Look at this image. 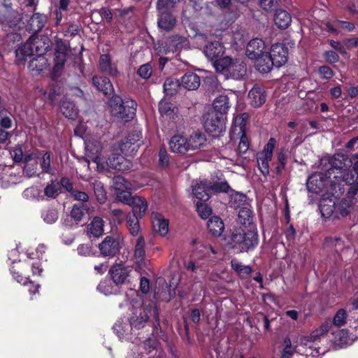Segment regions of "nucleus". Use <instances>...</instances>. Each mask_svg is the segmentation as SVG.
Masks as SVG:
<instances>
[{
	"mask_svg": "<svg viewBox=\"0 0 358 358\" xmlns=\"http://www.w3.org/2000/svg\"><path fill=\"white\" fill-rule=\"evenodd\" d=\"M347 160L348 158L341 154L329 157L326 171L331 182L328 192L334 198H340L345 191V186L348 187L346 196L339 205L342 216L348 215V209L354 205L355 196L358 193V175L348 169Z\"/></svg>",
	"mask_w": 358,
	"mask_h": 358,
	"instance_id": "nucleus-1",
	"label": "nucleus"
},
{
	"mask_svg": "<svg viewBox=\"0 0 358 358\" xmlns=\"http://www.w3.org/2000/svg\"><path fill=\"white\" fill-rule=\"evenodd\" d=\"M259 243L256 229H236L231 234L229 244L236 252L241 253L254 250Z\"/></svg>",
	"mask_w": 358,
	"mask_h": 358,
	"instance_id": "nucleus-2",
	"label": "nucleus"
},
{
	"mask_svg": "<svg viewBox=\"0 0 358 358\" xmlns=\"http://www.w3.org/2000/svg\"><path fill=\"white\" fill-rule=\"evenodd\" d=\"M288 50L282 43L273 44L270 52L266 55L265 60L260 59L257 65V71L262 73L270 72L273 66L279 68L287 62Z\"/></svg>",
	"mask_w": 358,
	"mask_h": 358,
	"instance_id": "nucleus-3",
	"label": "nucleus"
},
{
	"mask_svg": "<svg viewBox=\"0 0 358 358\" xmlns=\"http://www.w3.org/2000/svg\"><path fill=\"white\" fill-rule=\"evenodd\" d=\"M213 66L217 72L224 75L227 78L239 80L246 74V64L240 59L233 60L229 57H224L216 59Z\"/></svg>",
	"mask_w": 358,
	"mask_h": 358,
	"instance_id": "nucleus-4",
	"label": "nucleus"
},
{
	"mask_svg": "<svg viewBox=\"0 0 358 358\" xmlns=\"http://www.w3.org/2000/svg\"><path fill=\"white\" fill-rule=\"evenodd\" d=\"M111 113L117 117L128 122L136 115V103L134 100H124L113 96L109 102Z\"/></svg>",
	"mask_w": 358,
	"mask_h": 358,
	"instance_id": "nucleus-5",
	"label": "nucleus"
},
{
	"mask_svg": "<svg viewBox=\"0 0 358 358\" xmlns=\"http://www.w3.org/2000/svg\"><path fill=\"white\" fill-rule=\"evenodd\" d=\"M230 187L227 182H216L212 184L208 180L196 182L192 185V193L201 201H206L213 192H228Z\"/></svg>",
	"mask_w": 358,
	"mask_h": 358,
	"instance_id": "nucleus-6",
	"label": "nucleus"
},
{
	"mask_svg": "<svg viewBox=\"0 0 358 358\" xmlns=\"http://www.w3.org/2000/svg\"><path fill=\"white\" fill-rule=\"evenodd\" d=\"M330 181L327 176V172L315 173L310 176L306 182V187L308 192L314 194H319L322 191H325L329 197H334L328 189L330 186Z\"/></svg>",
	"mask_w": 358,
	"mask_h": 358,
	"instance_id": "nucleus-7",
	"label": "nucleus"
},
{
	"mask_svg": "<svg viewBox=\"0 0 358 358\" xmlns=\"http://www.w3.org/2000/svg\"><path fill=\"white\" fill-rule=\"evenodd\" d=\"M203 127L213 136H218L225 129L224 121L220 115L210 111L203 116Z\"/></svg>",
	"mask_w": 358,
	"mask_h": 358,
	"instance_id": "nucleus-8",
	"label": "nucleus"
},
{
	"mask_svg": "<svg viewBox=\"0 0 358 358\" xmlns=\"http://www.w3.org/2000/svg\"><path fill=\"white\" fill-rule=\"evenodd\" d=\"M268 50V48L265 42L261 38H256L251 40L248 43L246 55L250 59H254L256 61L255 66L257 69V65L259 63V60H265Z\"/></svg>",
	"mask_w": 358,
	"mask_h": 358,
	"instance_id": "nucleus-9",
	"label": "nucleus"
},
{
	"mask_svg": "<svg viewBox=\"0 0 358 358\" xmlns=\"http://www.w3.org/2000/svg\"><path fill=\"white\" fill-rule=\"evenodd\" d=\"M141 138V131L135 130L130 133L120 146L121 152L127 155H132L140 147Z\"/></svg>",
	"mask_w": 358,
	"mask_h": 358,
	"instance_id": "nucleus-10",
	"label": "nucleus"
},
{
	"mask_svg": "<svg viewBox=\"0 0 358 358\" xmlns=\"http://www.w3.org/2000/svg\"><path fill=\"white\" fill-rule=\"evenodd\" d=\"M99 249L103 257H115L119 253L120 249L119 238L117 236H107L103 241L99 243Z\"/></svg>",
	"mask_w": 358,
	"mask_h": 358,
	"instance_id": "nucleus-11",
	"label": "nucleus"
},
{
	"mask_svg": "<svg viewBox=\"0 0 358 358\" xmlns=\"http://www.w3.org/2000/svg\"><path fill=\"white\" fill-rule=\"evenodd\" d=\"M132 306L133 307L135 306L136 308L129 319V323L133 328L141 329L145 326L149 316L146 309L141 307V303L140 301L136 300Z\"/></svg>",
	"mask_w": 358,
	"mask_h": 358,
	"instance_id": "nucleus-12",
	"label": "nucleus"
},
{
	"mask_svg": "<svg viewBox=\"0 0 358 358\" xmlns=\"http://www.w3.org/2000/svg\"><path fill=\"white\" fill-rule=\"evenodd\" d=\"M170 149L173 152L185 154L189 151L187 138L176 134L173 136L169 141Z\"/></svg>",
	"mask_w": 358,
	"mask_h": 358,
	"instance_id": "nucleus-13",
	"label": "nucleus"
},
{
	"mask_svg": "<svg viewBox=\"0 0 358 358\" xmlns=\"http://www.w3.org/2000/svg\"><path fill=\"white\" fill-rule=\"evenodd\" d=\"M100 71L110 76H117L119 74L116 64L112 62L110 56L108 54L101 55L99 61Z\"/></svg>",
	"mask_w": 358,
	"mask_h": 358,
	"instance_id": "nucleus-14",
	"label": "nucleus"
},
{
	"mask_svg": "<svg viewBox=\"0 0 358 358\" xmlns=\"http://www.w3.org/2000/svg\"><path fill=\"white\" fill-rule=\"evenodd\" d=\"M129 269L121 264L113 265L109 270L113 281L116 284H122L129 275Z\"/></svg>",
	"mask_w": 358,
	"mask_h": 358,
	"instance_id": "nucleus-15",
	"label": "nucleus"
},
{
	"mask_svg": "<svg viewBox=\"0 0 358 358\" xmlns=\"http://www.w3.org/2000/svg\"><path fill=\"white\" fill-rule=\"evenodd\" d=\"M188 44L187 38L178 35L173 36L166 43V53L179 51L185 48Z\"/></svg>",
	"mask_w": 358,
	"mask_h": 358,
	"instance_id": "nucleus-16",
	"label": "nucleus"
},
{
	"mask_svg": "<svg viewBox=\"0 0 358 358\" xmlns=\"http://www.w3.org/2000/svg\"><path fill=\"white\" fill-rule=\"evenodd\" d=\"M250 103L254 107L261 106L266 99L264 89L258 85L254 86L248 93Z\"/></svg>",
	"mask_w": 358,
	"mask_h": 358,
	"instance_id": "nucleus-17",
	"label": "nucleus"
},
{
	"mask_svg": "<svg viewBox=\"0 0 358 358\" xmlns=\"http://www.w3.org/2000/svg\"><path fill=\"white\" fill-rule=\"evenodd\" d=\"M107 165L117 171H126L131 168V162L122 155L113 154L107 160Z\"/></svg>",
	"mask_w": 358,
	"mask_h": 358,
	"instance_id": "nucleus-18",
	"label": "nucleus"
},
{
	"mask_svg": "<svg viewBox=\"0 0 358 358\" xmlns=\"http://www.w3.org/2000/svg\"><path fill=\"white\" fill-rule=\"evenodd\" d=\"M224 52V48L222 43L219 41L208 43L203 49V53L210 60L217 59Z\"/></svg>",
	"mask_w": 358,
	"mask_h": 358,
	"instance_id": "nucleus-19",
	"label": "nucleus"
},
{
	"mask_svg": "<svg viewBox=\"0 0 358 358\" xmlns=\"http://www.w3.org/2000/svg\"><path fill=\"white\" fill-rule=\"evenodd\" d=\"M145 241L142 236H139L136 240L133 256V259L139 268L145 264Z\"/></svg>",
	"mask_w": 358,
	"mask_h": 358,
	"instance_id": "nucleus-20",
	"label": "nucleus"
},
{
	"mask_svg": "<svg viewBox=\"0 0 358 358\" xmlns=\"http://www.w3.org/2000/svg\"><path fill=\"white\" fill-rule=\"evenodd\" d=\"M49 66L48 59L44 56H36L31 59L28 68L33 76H37Z\"/></svg>",
	"mask_w": 358,
	"mask_h": 358,
	"instance_id": "nucleus-21",
	"label": "nucleus"
},
{
	"mask_svg": "<svg viewBox=\"0 0 358 358\" xmlns=\"http://www.w3.org/2000/svg\"><path fill=\"white\" fill-rule=\"evenodd\" d=\"M31 40V45L37 56H43L50 48L51 43L48 38H38L34 36L29 38Z\"/></svg>",
	"mask_w": 358,
	"mask_h": 358,
	"instance_id": "nucleus-22",
	"label": "nucleus"
},
{
	"mask_svg": "<svg viewBox=\"0 0 358 358\" xmlns=\"http://www.w3.org/2000/svg\"><path fill=\"white\" fill-rule=\"evenodd\" d=\"M85 148L87 152L91 154L92 161L98 166L101 162V151L102 150V144L99 141L92 140L85 142Z\"/></svg>",
	"mask_w": 358,
	"mask_h": 358,
	"instance_id": "nucleus-23",
	"label": "nucleus"
},
{
	"mask_svg": "<svg viewBox=\"0 0 358 358\" xmlns=\"http://www.w3.org/2000/svg\"><path fill=\"white\" fill-rule=\"evenodd\" d=\"M152 218L154 231L162 236L166 235L169 232L168 220L159 213H153Z\"/></svg>",
	"mask_w": 358,
	"mask_h": 358,
	"instance_id": "nucleus-24",
	"label": "nucleus"
},
{
	"mask_svg": "<svg viewBox=\"0 0 358 358\" xmlns=\"http://www.w3.org/2000/svg\"><path fill=\"white\" fill-rule=\"evenodd\" d=\"M176 24V19L171 13H159L157 24L159 29L170 31Z\"/></svg>",
	"mask_w": 358,
	"mask_h": 358,
	"instance_id": "nucleus-25",
	"label": "nucleus"
},
{
	"mask_svg": "<svg viewBox=\"0 0 358 358\" xmlns=\"http://www.w3.org/2000/svg\"><path fill=\"white\" fill-rule=\"evenodd\" d=\"M104 222L99 217H95L87 227V234L90 237L99 238L104 231Z\"/></svg>",
	"mask_w": 358,
	"mask_h": 358,
	"instance_id": "nucleus-26",
	"label": "nucleus"
},
{
	"mask_svg": "<svg viewBox=\"0 0 358 358\" xmlns=\"http://www.w3.org/2000/svg\"><path fill=\"white\" fill-rule=\"evenodd\" d=\"M92 82L94 87L105 95L110 94L113 92V85L108 78L94 76L92 78Z\"/></svg>",
	"mask_w": 358,
	"mask_h": 358,
	"instance_id": "nucleus-27",
	"label": "nucleus"
},
{
	"mask_svg": "<svg viewBox=\"0 0 358 358\" xmlns=\"http://www.w3.org/2000/svg\"><path fill=\"white\" fill-rule=\"evenodd\" d=\"M200 83V77L192 72L187 73L181 78V85L188 90H196Z\"/></svg>",
	"mask_w": 358,
	"mask_h": 358,
	"instance_id": "nucleus-28",
	"label": "nucleus"
},
{
	"mask_svg": "<svg viewBox=\"0 0 358 358\" xmlns=\"http://www.w3.org/2000/svg\"><path fill=\"white\" fill-rule=\"evenodd\" d=\"M131 324L124 322L123 320H117L113 326V329L120 340L125 339L129 341L131 339L130 334L132 329Z\"/></svg>",
	"mask_w": 358,
	"mask_h": 358,
	"instance_id": "nucleus-29",
	"label": "nucleus"
},
{
	"mask_svg": "<svg viewBox=\"0 0 358 358\" xmlns=\"http://www.w3.org/2000/svg\"><path fill=\"white\" fill-rule=\"evenodd\" d=\"M60 110L65 117L71 120H75L78 114V110L75 104L67 99H62Z\"/></svg>",
	"mask_w": 358,
	"mask_h": 358,
	"instance_id": "nucleus-30",
	"label": "nucleus"
},
{
	"mask_svg": "<svg viewBox=\"0 0 358 358\" xmlns=\"http://www.w3.org/2000/svg\"><path fill=\"white\" fill-rule=\"evenodd\" d=\"M231 266L236 274L242 278H248L252 271L251 266L243 264L237 259H231Z\"/></svg>",
	"mask_w": 358,
	"mask_h": 358,
	"instance_id": "nucleus-31",
	"label": "nucleus"
},
{
	"mask_svg": "<svg viewBox=\"0 0 358 358\" xmlns=\"http://www.w3.org/2000/svg\"><path fill=\"white\" fill-rule=\"evenodd\" d=\"M229 107V98L227 95L220 94L213 101V112L220 113L221 116L227 113Z\"/></svg>",
	"mask_w": 358,
	"mask_h": 358,
	"instance_id": "nucleus-32",
	"label": "nucleus"
},
{
	"mask_svg": "<svg viewBox=\"0 0 358 358\" xmlns=\"http://www.w3.org/2000/svg\"><path fill=\"white\" fill-rule=\"evenodd\" d=\"M34 52V50L31 45V40L29 38L23 45L16 49V59L18 62H22L25 60L27 57L32 55Z\"/></svg>",
	"mask_w": 358,
	"mask_h": 358,
	"instance_id": "nucleus-33",
	"label": "nucleus"
},
{
	"mask_svg": "<svg viewBox=\"0 0 358 358\" xmlns=\"http://www.w3.org/2000/svg\"><path fill=\"white\" fill-rule=\"evenodd\" d=\"M47 22V17L44 14L34 13L29 20L30 29L35 33L40 31Z\"/></svg>",
	"mask_w": 358,
	"mask_h": 358,
	"instance_id": "nucleus-34",
	"label": "nucleus"
},
{
	"mask_svg": "<svg viewBox=\"0 0 358 358\" xmlns=\"http://www.w3.org/2000/svg\"><path fill=\"white\" fill-rule=\"evenodd\" d=\"M206 138L204 134L195 132L187 138L189 151L200 149L206 143Z\"/></svg>",
	"mask_w": 358,
	"mask_h": 358,
	"instance_id": "nucleus-35",
	"label": "nucleus"
},
{
	"mask_svg": "<svg viewBox=\"0 0 358 358\" xmlns=\"http://www.w3.org/2000/svg\"><path fill=\"white\" fill-rule=\"evenodd\" d=\"M207 226L209 231L215 236H220L224 229L222 220L217 216L211 217Z\"/></svg>",
	"mask_w": 358,
	"mask_h": 358,
	"instance_id": "nucleus-36",
	"label": "nucleus"
},
{
	"mask_svg": "<svg viewBox=\"0 0 358 358\" xmlns=\"http://www.w3.org/2000/svg\"><path fill=\"white\" fill-rule=\"evenodd\" d=\"M130 206L132 208V215L139 217L143 216L147 210L148 204L146 200L141 196H135L134 201Z\"/></svg>",
	"mask_w": 358,
	"mask_h": 358,
	"instance_id": "nucleus-37",
	"label": "nucleus"
},
{
	"mask_svg": "<svg viewBox=\"0 0 358 358\" xmlns=\"http://www.w3.org/2000/svg\"><path fill=\"white\" fill-rule=\"evenodd\" d=\"M275 24L281 29L287 28L292 22L289 13L284 10H277L274 16Z\"/></svg>",
	"mask_w": 358,
	"mask_h": 358,
	"instance_id": "nucleus-38",
	"label": "nucleus"
},
{
	"mask_svg": "<svg viewBox=\"0 0 358 358\" xmlns=\"http://www.w3.org/2000/svg\"><path fill=\"white\" fill-rule=\"evenodd\" d=\"M333 338L332 341L334 344L340 348H343L348 345L351 344V341L349 338L348 334L345 329H339L332 333Z\"/></svg>",
	"mask_w": 358,
	"mask_h": 358,
	"instance_id": "nucleus-39",
	"label": "nucleus"
},
{
	"mask_svg": "<svg viewBox=\"0 0 358 358\" xmlns=\"http://www.w3.org/2000/svg\"><path fill=\"white\" fill-rule=\"evenodd\" d=\"M113 186L120 192L131 191L136 189L130 182L121 176H116L113 178Z\"/></svg>",
	"mask_w": 358,
	"mask_h": 358,
	"instance_id": "nucleus-40",
	"label": "nucleus"
},
{
	"mask_svg": "<svg viewBox=\"0 0 358 358\" xmlns=\"http://www.w3.org/2000/svg\"><path fill=\"white\" fill-rule=\"evenodd\" d=\"M26 164L24 167L23 172L29 178L39 176L40 173L38 171L37 164L38 162L32 158V155L26 157Z\"/></svg>",
	"mask_w": 358,
	"mask_h": 358,
	"instance_id": "nucleus-41",
	"label": "nucleus"
},
{
	"mask_svg": "<svg viewBox=\"0 0 358 358\" xmlns=\"http://www.w3.org/2000/svg\"><path fill=\"white\" fill-rule=\"evenodd\" d=\"M159 110L162 115H166L170 119H173L178 109L172 103H168L165 100H162L159 103Z\"/></svg>",
	"mask_w": 358,
	"mask_h": 358,
	"instance_id": "nucleus-42",
	"label": "nucleus"
},
{
	"mask_svg": "<svg viewBox=\"0 0 358 358\" xmlns=\"http://www.w3.org/2000/svg\"><path fill=\"white\" fill-rule=\"evenodd\" d=\"M334 199V197H333ZM338 198H335L337 199ZM335 203L336 202L331 199H324L320 205V210L322 214V216L326 218L330 217L335 209Z\"/></svg>",
	"mask_w": 358,
	"mask_h": 358,
	"instance_id": "nucleus-43",
	"label": "nucleus"
},
{
	"mask_svg": "<svg viewBox=\"0 0 358 358\" xmlns=\"http://www.w3.org/2000/svg\"><path fill=\"white\" fill-rule=\"evenodd\" d=\"M271 159L272 157L259 152L257 155L258 168L264 176H267L269 173V162Z\"/></svg>",
	"mask_w": 358,
	"mask_h": 358,
	"instance_id": "nucleus-44",
	"label": "nucleus"
},
{
	"mask_svg": "<svg viewBox=\"0 0 358 358\" xmlns=\"http://www.w3.org/2000/svg\"><path fill=\"white\" fill-rule=\"evenodd\" d=\"M89 209L86 204H75L71 211V216L75 221L80 222L83 216L88 213Z\"/></svg>",
	"mask_w": 358,
	"mask_h": 358,
	"instance_id": "nucleus-45",
	"label": "nucleus"
},
{
	"mask_svg": "<svg viewBox=\"0 0 358 358\" xmlns=\"http://www.w3.org/2000/svg\"><path fill=\"white\" fill-rule=\"evenodd\" d=\"M180 87L178 80L172 78H167L163 85L164 92L166 96L176 94Z\"/></svg>",
	"mask_w": 358,
	"mask_h": 358,
	"instance_id": "nucleus-46",
	"label": "nucleus"
},
{
	"mask_svg": "<svg viewBox=\"0 0 358 358\" xmlns=\"http://www.w3.org/2000/svg\"><path fill=\"white\" fill-rule=\"evenodd\" d=\"M50 153L49 152H45L38 162L40 164L41 173L53 174L50 166Z\"/></svg>",
	"mask_w": 358,
	"mask_h": 358,
	"instance_id": "nucleus-47",
	"label": "nucleus"
},
{
	"mask_svg": "<svg viewBox=\"0 0 358 358\" xmlns=\"http://www.w3.org/2000/svg\"><path fill=\"white\" fill-rule=\"evenodd\" d=\"M180 0H158L157 3V8L159 13H171L176 2Z\"/></svg>",
	"mask_w": 358,
	"mask_h": 358,
	"instance_id": "nucleus-48",
	"label": "nucleus"
},
{
	"mask_svg": "<svg viewBox=\"0 0 358 358\" xmlns=\"http://www.w3.org/2000/svg\"><path fill=\"white\" fill-rule=\"evenodd\" d=\"M238 218L241 224H250L252 220V210L248 207L241 208Z\"/></svg>",
	"mask_w": 358,
	"mask_h": 358,
	"instance_id": "nucleus-49",
	"label": "nucleus"
},
{
	"mask_svg": "<svg viewBox=\"0 0 358 358\" xmlns=\"http://www.w3.org/2000/svg\"><path fill=\"white\" fill-rule=\"evenodd\" d=\"M138 217L136 215H129L127 219V228L132 236H137L140 229Z\"/></svg>",
	"mask_w": 358,
	"mask_h": 358,
	"instance_id": "nucleus-50",
	"label": "nucleus"
},
{
	"mask_svg": "<svg viewBox=\"0 0 358 358\" xmlns=\"http://www.w3.org/2000/svg\"><path fill=\"white\" fill-rule=\"evenodd\" d=\"M347 311L343 308H341L336 313L331 324L336 327L344 326L347 322Z\"/></svg>",
	"mask_w": 358,
	"mask_h": 358,
	"instance_id": "nucleus-51",
	"label": "nucleus"
},
{
	"mask_svg": "<svg viewBox=\"0 0 358 358\" xmlns=\"http://www.w3.org/2000/svg\"><path fill=\"white\" fill-rule=\"evenodd\" d=\"M10 113L3 107H0V127L9 129L12 127Z\"/></svg>",
	"mask_w": 358,
	"mask_h": 358,
	"instance_id": "nucleus-52",
	"label": "nucleus"
},
{
	"mask_svg": "<svg viewBox=\"0 0 358 358\" xmlns=\"http://www.w3.org/2000/svg\"><path fill=\"white\" fill-rule=\"evenodd\" d=\"M59 189L60 185L59 183L52 181L45 187L43 196V197L55 198L59 194Z\"/></svg>",
	"mask_w": 358,
	"mask_h": 358,
	"instance_id": "nucleus-53",
	"label": "nucleus"
},
{
	"mask_svg": "<svg viewBox=\"0 0 358 358\" xmlns=\"http://www.w3.org/2000/svg\"><path fill=\"white\" fill-rule=\"evenodd\" d=\"M246 201V196L243 194L236 192L231 195L229 203L234 208H242Z\"/></svg>",
	"mask_w": 358,
	"mask_h": 358,
	"instance_id": "nucleus-54",
	"label": "nucleus"
},
{
	"mask_svg": "<svg viewBox=\"0 0 358 358\" xmlns=\"http://www.w3.org/2000/svg\"><path fill=\"white\" fill-rule=\"evenodd\" d=\"M41 217L47 224H53L58 219V213L55 209H47L43 211Z\"/></svg>",
	"mask_w": 358,
	"mask_h": 358,
	"instance_id": "nucleus-55",
	"label": "nucleus"
},
{
	"mask_svg": "<svg viewBox=\"0 0 358 358\" xmlns=\"http://www.w3.org/2000/svg\"><path fill=\"white\" fill-rule=\"evenodd\" d=\"M23 196L24 198L28 199H43V196H42L40 189L35 187L27 188L23 192Z\"/></svg>",
	"mask_w": 358,
	"mask_h": 358,
	"instance_id": "nucleus-56",
	"label": "nucleus"
},
{
	"mask_svg": "<svg viewBox=\"0 0 358 358\" xmlns=\"http://www.w3.org/2000/svg\"><path fill=\"white\" fill-rule=\"evenodd\" d=\"M296 352V348L292 345L291 341L287 338L284 340V348L282 352L281 358H291Z\"/></svg>",
	"mask_w": 358,
	"mask_h": 358,
	"instance_id": "nucleus-57",
	"label": "nucleus"
},
{
	"mask_svg": "<svg viewBox=\"0 0 358 358\" xmlns=\"http://www.w3.org/2000/svg\"><path fill=\"white\" fill-rule=\"evenodd\" d=\"M55 65L53 72L56 75L62 69L66 60V55L55 53Z\"/></svg>",
	"mask_w": 358,
	"mask_h": 358,
	"instance_id": "nucleus-58",
	"label": "nucleus"
},
{
	"mask_svg": "<svg viewBox=\"0 0 358 358\" xmlns=\"http://www.w3.org/2000/svg\"><path fill=\"white\" fill-rule=\"evenodd\" d=\"M94 189L98 201L101 203H104L106 199V194L103 185L99 182H95L94 184Z\"/></svg>",
	"mask_w": 358,
	"mask_h": 358,
	"instance_id": "nucleus-59",
	"label": "nucleus"
},
{
	"mask_svg": "<svg viewBox=\"0 0 358 358\" xmlns=\"http://www.w3.org/2000/svg\"><path fill=\"white\" fill-rule=\"evenodd\" d=\"M117 198L120 201L130 206L134 201L135 196H131L130 191H124L118 193Z\"/></svg>",
	"mask_w": 358,
	"mask_h": 358,
	"instance_id": "nucleus-60",
	"label": "nucleus"
},
{
	"mask_svg": "<svg viewBox=\"0 0 358 358\" xmlns=\"http://www.w3.org/2000/svg\"><path fill=\"white\" fill-rule=\"evenodd\" d=\"M196 208L199 216L203 219H206L211 214V208L205 203H197Z\"/></svg>",
	"mask_w": 358,
	"mask_h": 358,
	"instance_id": "nucleus-61",
	"label": "nucleus"
},
{
	"mask_svg": "<svg viewBox=\"0 0 358 358\" xmlns=\"http://www.w3.org/2000/svg\"><path fill=\"white\" fill-rule=\"evenodd\" d=\"M278 160L280 164L277 166L276 169L278 173H280L284 169L287 162V154L285 148L280 149V152H278Z\"/></svg>",
	"mask_w": 358,
	"mask_h": 358,
	"instance_id": "nucleus-62",
	"label": "nucleus"
},
{
	"mask_svg": "<svg viewBox=\"0 0 358 358\" xmlns=\"http://www.w3.org/2000/svg\"><path fill=\"white\" fill-rule=\"evenodd\" d=\"M97 289L105 295H110L115 293V292L113 291L112 285L107 281H101L97 286Z\"/></svg>",
	"mask_w": 358,
	"mask_h": 358,
	"instance_id": "nucleus-63",
	"label": "nucleus"
},
{
	"mask_svg": "<svg viewBox=\"0 0 358 358\" xmlns=\"http://www.w3.org/2000/svg\"><path fill=\"white\" fill-rule=\"evenodd\" d=\"M96 15H99L102 20H106L110 22L113 18V14L106 8H102L99 10H95L92 13V17H95Z\"/></svg>",
	"mask_w": 358,
	"mask_h": 358,
	"instance_id": "nucleus-64",
	"label": "nucleus"
}]
</instances>
